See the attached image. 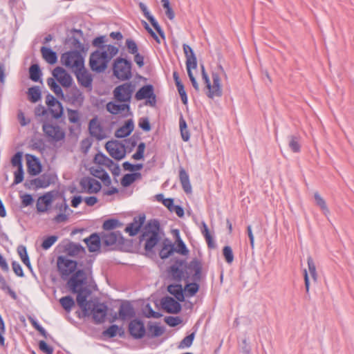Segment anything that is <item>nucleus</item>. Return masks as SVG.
<instances>
[{
    "label": "nucleus",
    "mask_w": 354,
    "mask_h": 354,
    "mask_svg": "<svg viewBox=\"0 0 354 354\" xmlns=\"http://www.w3.org/2000/svg\"><path fill=\"white\" fill-rule=\"evenodd\" d=\"M77 266L78 263L76 261L66 257L59 256L57 259V270L63 280L67 279L71 274L75 273Z\"/></svg>",
    "instance_id": "nucleus-5"
},
{
    "label": "nucleus",
    "mask_w": 354,
    "mask_h": 354,
    "mask_svg": "<svg viewBox=\"0 0 354 354\" xmlns=\"http://www.w3.org/2000/svg\"><path fill=\"white\" fill-rule=\"evenodd\" d=\"M17 250L21 261L31 270L32 266L27 253L26 248L23 245H20L17 247Z\"/></svg>",
    "instance_id": "nucleus-49"
},
{
    "label": "nucleus",
    "mask_w": 354,
    "mask_h": 354,
    "mask_svg": "<svg viewBox=\"0 0 354 354\" xmlns=\"http://www.w3.org/2000/svg\"><path fill=\"white\" fill-rule=\"evenodd\" d=\"M91 270H88L87 273L84 270H77L75 273L71 275V278L67 281V285L74 294H77L76 301L79 307L82 310L83 317H88L90 304L93 301L87 300V297L91 295V291L84 286L91 283L93 281L91 276Z\"/></svg>",
    "instance_id": "nucleus-1"
},
{
    "label": "nucleus",
    "mask_w": 354,
    "mask_h": 354,
    "mask_svg": "<svg viewBox=\"0 0 354 354\" xmlns=\"http://www.w3.org/2000/svg\"><path fill=\"white\" fill-rule=\"evenodd\" d=\"M42 130L45 136L51 141L59 142L65 138L66 133L57 124L44 122Z\"/></svg>",
    "instance_id": "nucleus-8"
},
{
    "label": "nucleus",
    "mask_w": 354,
    "mask_h": 354,
    "mask_svg": "<svg viewBox=\"0 0 354 354\" xmlns=\"http://www.w3.org/2000/svg\"><path fill=\"white\" fill-rule=\"evenodd\" d=\"M80 186L81 187L80 192L87 194H96L102 188V185L98 180L88 176H85L80 179Z\"/></svg>",
    "instance_id": "nucleus-12"
},
{
    "label": "nucleus",
    "mask_w": 354,
    "mask_h": 354,
    "mask_svg": "<svg viewBox=\"0 0 354 354\" xmlns=\"http://www.w3.org/2000/svg\"><path fill=\"white\" fill-rule=\"evenodd\" d=\"M132 63L125 58L118 57L113 64V75L122 81L129 80L132 77Z\"/></svg>",
    "instance_id": "nucleus-3"
},
{
    "label": "nucleus",
    "mask_w": 354,
    "mask_h": 354,
    "mask_svg": "<svg viewBox=\"0 0 354 354\" xmlns=\"http://www.w3.org/2000/svg\"><path fill=\"white\" fill-rule=\"evenodd\" d=\"M183 266L185 281H201L203 265L200 260L194 258L189 263L185 261V265Z\"/></svg>",
    "instance_id": "nucleus-6"
},
{
    "label": "nucleus",
    "mask_w": 354,
    "mask_h": 354,
    "mask_svg": "<svg viewBox=\"0 0 354 354\" xmlns=\"http://www.w3.org/2000/svg\"><path fill=\"white\" fill-rule=\"evenodd\" d=\"M41 71L37 64H32L29 68V77L35 82H41Z\"/></svg>",
    "instance_id": "nucleus-48"
},
{
    "label": "nucleus",
    "mask_w": 354,
    "mask_h": 354,
    "mask_svg": "<svg viewBox=\"0 0 354 354\" xmlns=\"http://www.w3.org/2000/svg\"><path fill=\"white\" fill-rule=\"evenodd\" d=\"M108 307L104 303L95 302L90 304L89 313L93 315L95 324H102L104 322Z\"/></svg>",
    "instance_id": "nucleus-10"
},
{
    "label": "nucleus",
    "mask_w": 354,
    "mask_h": 354,
    "mask_svg": "<svg viewBox=\"0 0 354 354\" xmlns=\"http://www.w3.org/2000/svg\"><path fill=\"white\" fill-rule=\"evenodd\" d=\"M288 147L293 153H299L301 151V138L299 135H290L287 137Z\"/></svg>",
    "instance_id": "nucleus-42"
},
{
    "label": "nucleus",
    "mask_w": 354,
    "mask_h": 354,
    "mask_svg": "<svg viewBox=\"0 0 354 354\" xmlns=\"http://www.w3.org/2000/svg\"><path fill=\"white\" fill-rule=\"evenodd\" d=\"M130 106L127 103L118 104L113 102H109L106 104V110L113 115H117L125 110H129Z\"/></svg>",
    "instance_id": "nucleus-39"
},
{
    "label": "nucleus",
    "mask_w": 354,
    "mask_h": 354,
    "mask_svg": "<svg viewBox=\"0 0 354 354\" xmlns=\"http://www.w3.org/2000/svg\"><path fill=\"white\" fill-rule=\"evenodd\" d=\"M82 53L77 50L67 51L61 55L60 62L62 64L67 68H73V71L80 67L83 68L84 58Z\"/></svg>",
    "instance_id": "nucleus-4"
},
{
    "label": "nucleus",
    "mask_w": 354,
    "mask_h": 354,
    "mask_svg": "<svg viewBox=\"0 0 354 354\" xmlns=\"http://www.w3.org/2000/svg\"><path fill=\"white\" fill-rule=\"evenodd\" d=\"M142 313L145 315V317L147 318H156L158 319L162 316V315L160 313L154 311L151 305L149 304H147L142 309Z\"/></svg>",
    "instance_id": "nucleus-54"
},
{
    "label": "nucleus",
    "mask_w": 354,
    "mask_h": 354,
    "mask_svg": "<svg viewBox=\"0 0 354 354\" xmlns=\"http://www.w3.org/2000/svg\"><path fill=\"white\" fill-rule=\"evenodd\" d=\"M136 312L133 306L129 301L123 302L119 309V317L122 320L134 317Z\"/></svg>",
    "instance_id": "nucleus-26"
},
{
    "label": "nucleus",
    "mask_w": 354,
    "mask_h": 354,
    "mask_svg": "<svg viewBox=\"0 0 354 354\" xmlns=\"http://www.w3.org/2000/svg\"><path fill=\"white\" fill-rule=\"evenodd\" d=\"M71 35H68L65 39V44L69 45L71 47L74 48V50H80L82 53H86L88 48H86L81 42L80 38L83 37V32L80 29L72 28L70 31Z\"/></svg>",
    "instance_id": "nucleus-9"
},
{
    "label": "nucleus",
    "mask_w": 354,
    "mask_h": 354,
    "mask_svg": "<svg viewBox=\"0 0 354 354\" xmlns=\"http://www.w3.org/2000/svg\"><path fill=\"white\" fill-rule=\"evenodd\" d=\"M179 127L183 140L187 142L190 138V133L187 128V122L181 115L179 119Z\"/></svg>",
    "instance_id": "nucleus-50"
},
{
    "label": "nucleus",
    "mask_w": 354,
    "mask_h": 354,
    "mask_svg": "<svg viewBox=\"0 0 354 354\" xmlns=\"http://www.w3.org/2000/svg\"><path fill=\"white\" fill-rule=\"evenodd\" d=\"M47 84L50 88L55 93V95L59 97H64V93L62 88L57 83L55 82V79L53 77H48L47 79Z\"/></svg>",
    "instance_id": "nucleus-52"
},
{
    "label": "nucleus",
    "mask_w": 354,
    "mask_h": 354,
    "mask_svg": "<svg viewBox=\"0 0 354 354\" xmlns=\"http://www.w3.org/2000/svg\"><path fill=\"white\" fill-rule=\"evenodd\" d=\"M179 179L184 192L187 194L192 192V185L189 181V177L185 169L180 167Z\"/></svg>",
    "instance_id": "nucleus-37"
},
{
    "label": "nucleus",
    "mask_w": 354,
    "mask_h": 354,
    "mask_svg": "<svg viewBox=\"0 0 354 354\" xmlns=\"http://www.w3.org/2000/svg\"><path fill=\"white\" fill-rule=\"evenodd\" d=\"M64 250L71 257H76L80 254H84L86 253L85 248L81 244L74 242H69L66 244Z\"/></svg>",
    "instance_id": "nucleus-32"
},
{
    "label": "nucleus",
    "mask_w": 354,
    "mask_h": 354,
    "mask_svg": "<svg viewBox=\"0 0 354 354\" xmlns=\"http://www.w3.org/2000/svg\"><path fill=\"white\" fill-rule=\"evenodd\" d=\"M34 183H36V189L46 188L54 183V176L50 174H44L39 178H34Z\"/></svg>",
    "instance_id": "nucleus-36"
},
{
    "label": "nucleus",
    "mask_w": 354,
    "mask_h": 354,
    "mask_svg": "<svg viewBox=\"0 0 354 354\" xmlns=\"http://www.w3.org/2000/svg\"><path fill=\"white\" fill-rule=\"evenodd\" d=\"M120 225L121 223L118 219L109 218L104 222L102 225V228L104 230H111L115 229L118 227H120Z\"/></svg>",
    "instance_id": "nucleus-56"
},
{
    "label": "nucleus",
    "mask_w": 354,
    "mask_h": 354,
    "mask_svg": "<svg viewBox=\"0 0 354 354\" xmlns=\"http://www.w3.org/2000/svg\"><path fill=\"white\" fill-rule=\"evenodd\" d=\"M119 49L118 47L113 45L107 46V51H100L96 50L93 52V56H100L104 59L103 64L100 67L99 70L105 71L107 68L109 62L111 59L118 54Z\"/></svg>",
    "instance_id": "nucleus-14"
},
{
    "label": "nucleus",
    "mask_w": 354,
    "mask_h": 354,
    "mask_svg": "<svg viewBox=\"0 0 354 354\" xmlns=\"http://www.w3.org/2000/svg\"><path fill=\"white\" fill-rule=\"evenodd\" d=\"M88 131L91 136L95 137L98 140H102L106 138L103 133V127L99 122L97 118L91 119L88 124Z\"/></svg>",
    "instance_id": "nucleus-22"
},
{
    "label": "nucleus",
    "mask_w": 354,
    "mask_h": 354,
    "mask_svg": "<svg viewBox=\"0 0 354 354\" xmlns=\"http://www.w3.org/2000/svg\"><path fill=\"white\" fill-rule=\"evenodd\" d=\"M84 99V95L79 89H76L71 93V101L73 104H78L81 106L83 104Z\"/></svg>",
    "instance_id": "nucleus-57"
},
{
    "label": "nucleus",
    "mask_w": 354,
    "mask_h": 354,
    "mask_svg": "<svg viewBox=\"0 0 354 354\" xmlns=\"http://www.w3.org/2000/svg\"><path fill=\"white\" fill-rule=\"evenodd\" d=\"M134 129L133 121L130 119L127 120L124 125L118 129L115 132V136L118 138H124L129 136Z\"/></svg>",
    "instance_id": "nucleus-29"
},
{
    "label": "nucleus",
    "mask_w": 354,
    "mask_h": 354,
    "mask_svg": "<svg viewBox=\"0 0 354 354\" xmlns=\"http://www.w3.org/2000/svg\"><path fill=\"white\" fill-rule=\"evenodd\" d=\"M105 149L109 155L117 160L123 159L126 156L125 145L118 140L108 141Z\"/></svg>",
    "instance_id": "nucleus-11"
},
{
    "label": "nucleus",
    "mask_w": 354,
    "mask_h": 354,
    "mask_svg": "<svg viewBox=\"0 0 354 354\" xmlns=\"http://www.w3.org/2000/svg\"><path fill=\"white\" fill-rule=\"evenodd\" d=\"M195 337V332L184 337L178 345L179 348H189L192 346Z\"/></svg>",
    "instance_id": "nucleus-59"
},
{
    "label": "nucleus",
    "mask_w": 354,
    "mask_h": 354,
    "mask_svg": "<svg viewBox=\"0 0 354 354\" xmlns=\"http://www.w3.org/2000/svg\"><path fill=\"white\" fill-rule=\"evenodd\" d=\"M122 167L125 171L133 172V171H139V170L142 169L143 167V165L141 163L133 165L131 162L126 161V162H123Z\"/></svg>",
    "instance_id": "nucleus-62"
},
{
    "label": "nucleus",
    "mask_w": 354,
    "mask_h": 354,
    "mask_svg": "<svg viewBox=\"0 0 354 354\" xmlns=\"http://www.w3.org/2000/svg\"><path fill=\"white\" fill-rule=\"evenodd\" d=\"M314 198L316 205L320 207V209L324 212V214L326 215L328 214L329 209L327 207L326 203L320 194L318 192H315L314 194Z\"/></svg>",
    "instance_id": "nucleus-55"
},
{
    "label": "nucleus",
    "mask_w": 354,
    "mask_h": 354,
    "mask_svg": "<svg viewBox=\"0 0 354 354\" xmlns=\"http://www.w3.org/2000/svg\"><path fill=\"white\" fill-rule=\"evenodd\" d=\"M174 251V245L168 239L163 241L162 248L160 250L159 256L162 259H165L171 256Z\"/></svg>",
    "instance_id": "nucleus-41"
},
{
    "label": "nucleus",
    "mask_w": 354,
    "mask_h": 354,
    "mask_svg": "<svg viewBox=\"0 0 354 354\" xmlns=\"http://www.w3.org/2000/svg\"><path fill=\"white\" fill-rule=\"evenodd\" d=\"M146 145L145 142H140L138 145L137 151L133 154L132 158L134 160H141L144 158V153L145 150Z\"/></svg>",
    "instance_id": "nucleus-60"
},
{
    "label": "nucleus",
    "mask_w": 354,
    "mask_h": 354,
    "mask_svg": "<svg viewBox=\"0 0 354 354\" xmlns=\"http://www.w3.org/2000/svg\"><path fill=\"white\" fill-rule=\"evenodd\" d=\"M307 263L308 270L312 279L314 281H317L318 275L316 270V266L313 258L310 256L308 257Z\"/></svg>",
    "instance_id": "nucleus-58"
},
{
    "label": "nucleus",
    "mask_w": 354,
    "mask_h": 354,
    "mask_svg": "<svg viewBox=\"0 0 354 354\" xmlns=\"http://www.w3.org/2000/svg\"><path fill=\"white\" fill-rule=\"evenodd\" d=\"M118 333L120 337H122L124 331L122 327H119L115 324L111 325L106 330L103 332V335L104 336L109 337V338L115 337Z\"/></svg>",
    "instance_id": "nucleus-47"
},
{
    "label": "nucleus",
    "mask_w": 354,
    "mask_h": 354,
    "mask_svg": "<svg viewBox=\"0 0 354 354\" xmlns=\"http://www.w3.org/2000/svg\"><path fill=\"white\" fill-rule=\"evenodd\" d=\"M201 281H192V283L186 281V285L184 288V292L188 297L194 296L199 290L200 286L198 283Z\"/></svg>",
    "instance_id": "nucleus-46"
},
{
    "label": "nucleus",
    "mask_w": 354,
    "mask_h": 354,
    "mask_svg": "<svg viewBox=\"0 0 354 354\" xmlns=\"http://www.w3.org/2000/svg\"><path fill=\"white\" fill-rule=\"evenodd\" d=\"M53 77L62 84L64 87H70L73 82V78L69 73L62 67L57 66L53 71Z\"/></svg>",
    "instance_id": "nucleus-18"
},
{
    "label": "nucleus",
    "mask_w": 354,
    "mask_h": 354,
    "mask_svg": "<svg viewBox=\"0 0 354 354\" xmlns=\"http://www.w3.org/2000/svg\"><path fill=\"white\" fill-rule=\"evenodd\" d=\"M93 162L95 164L105 166L107 168L113 165V161L100 151L95 154Z\"/></svg>",
    "instance_id": "nucleus-44"
},
{
    "label": "nucleus",
    "mask_w": 354,
    "mask_h": 354,
    "mask_svg": "<svg viewBox=\"0 0 354 354\" xmlns=\"http://www.w3.org/2000/svg\"><path fill=\"white\" fill-rule=\"evenodd\" d=\"M171 233L176 240V246L174 247V251L182 255H187L189 250L180 237V231L178 229H174L172 230Z\"/></svg>",
    "instance_id": "nucleus-28"
},
{
    "label": "nucleus",
    "mask_w": 354,
    "mask_h": 354,
    "mask_svg": "<svg viewBox=\"0 0 354 354\" xmlns=\"http://www.w3.org/2000/svg\"><path fill=\"white\" fill-rule=\"evenodd\" d=\"M59 303L63 308L67 312H69L72 307L75 305L73 298L69 295L62 297L59 299Z\"/></svg>",
    "instance_id": "nucleus-53"
},
{
    "label": "nucleus",
    "mask_w": 354,
    "mask_h": 354,
    "mask_svg": "<svg viewBox=\"0 0 354 354\" xmlns=\"http://www.w3.org/2000/svg\"><path fill=\"white\" fill-rule=\"evenodd\" d=\"M129 332L135 339L142 338L146 334L143 322L138 319L131 320L129 324Z\"/></svg>",
    "instance_id": "nucleus-17"
},
{
    "label": "nucleus",
    "mask_w": 354,
    "mask_h": 354,
    "mask_svg": "<svg viewBox=\"0 0 354 354\" xmlns=\"http://www.w3.org/2000/svg\"><path fill=\"white\" fill-rule=\"evenodd\" d=\"M167 290L180 302L185 301V293L183 286L180 283L170 284L167 286Z\"/></svg>",
    "instance_id": "nucleus-33"
},
{
    "label": "nucleus",
    "mask_w": 354,
    "mask_h": 354,
    "mask_svg": "<svg viewBox=\"0 0 354 354\" xmlns=\"http://www.w3.org/2000/svg\"><path fill=\"white\" fill-rule=\"evenodd\" d=\"M93 52L91 54L89 58V66L91 69L96 73H102L104 71L99 70L100 67L103 64L104 59L100 56H93Z\"/></svg>",
    "instance_id": "nucleus-43"
},
{
    "label": "nucleus",
    "mask_w": 354,
    "mask_h": 354,
    "mask_svg": "<svg viewBox=\"0 0 354 354\" xmlns=\"http://www.w3.org/2000/svg\"><path fill=\"white\" fill-rule=\"evenodd\" d=\"M75 74L76 78L77 80L78 83L85 87L90 88L92 87L93 82V77L91 73L88 72V71L85 68L84 64L83 65V68L80 67L73 71Z\"/></svg>",
    "instance_id": "nucleus-20"
},
{
    "label": "nucleus",
    "mask_w": 354,
    "mask_h": 354,
    "mask_svg": "<svg viewBox=\"0 0 354 354\" xmlns=\"http://www.w3.org/2000/svg\"><path fill=\"white\" fill-rule=\"evenodd\" d=\"M46 103L49 108L52 116L55 119H59L64 113L62 104L58 101L53 95L48 93L46 96Z\"/></svg>",
    "instance_id": "nucleus-13"
},
{
    "label": "nucleus",
    "mask_w": 354,
    "mask_h": 354,
    "mask_svg": "<svg viewBox=\"0 0 354 354\" xmlns=\"http://www.w3.org/2000/svg\"><path fill=\"white\" fill-rule=\"evenodd\" d=\"M139 8L141 10V11L142 12L145 17L149 21L151 26L157 31V32L158 33L160 37L165 39V32H164L163 30L162 29V28L160 27V26L159 25L158 21L156 20V19L153 17V16H152L149 13L146 5L142 2H140Z\"/></svg>",
    "instance_id": "nucleus-24"
},
{
    "label": "nucleus",
    "mask_w": 354,
    "mask_h": 354,
    "mask_svg": "<svg viewBox=\"0 0 354 354\" xmlns=\"http://www.w3.org/2000/svg\"><path fill=\"white\" fill-rule=\"evenodd\" d=\"M28 172L30 175L36 176L41 171V165L39 159L34 155L26 154Z\"/></svg>",
    "instance_id": "nucleus-25"
},
{
    "label": "nucleus",
    "mask_w": 354,
    "mask_h": 354,
    "mask_svg": "<svg viewBox=\"0 0 354 354\" xmlns=\"http://www.w3.org/2000/svg\"><path fill=\"white\" fill-rule=\"evenodd\" d=\"M41 53L44 59L50 64H54L57 61V55L56 52L51 48L42 46L41 48Z\"/></svg>",
    "instance_id": "nucleus-40"
},
{
    "label": "nucleus",
    "mask_w": 354,
    "mask_h": 354,
    "mask_svg": "<svg viewBox=\"0 0 354 354\" xmlns=\"http://www.w3.org/2000/svg\"><path fill=\"white\" fill-rule=\"evenodd\" d=\"M58 239V236L52 235L45 239L42 243L41 247L44 250H48Z\"/></svg>",
    "instance_id": "nucleus-63"
},
{
    "label": "nucleus",
    "mask_w": 354,
    "mask_h": 354,
    "mask_svg": "<svg viewBox=\"0 0 354 354\" xmlns=\"http://www.w3.org/2000/svg\"><path fill=\"white\" fill-rule=\"evenodd\" d=\"M141 178V174L139 172H133L126 174L122 178L120 183L124 187H127L133 183L137 178Z\"/></svg>",
    "instance_id": "nucleus-45"
},
{
    "label": "nucleus",
    "mask_w": 354,
    "mask_h": 354,
    "mask_svg": "<svg viewBox=\"0 0 354 354\" xmlns=\"http://www.w3.org/2000/svg\"><path fill=\"white\" fill-rule=\"evenodd\" d=\"M146 220L145 214H140L138 216H135L133 221L128 224L125 228V232L129 233V236H136L140 230Z\"/></svg>",
    "instance_id": "nucleus-19"
},
{
    "label": "nucleus",
    "mask_w": 354,
    "mask_h": 354,
    "mask_svg": "<svg viewBox=\"0 0 354 354\" xmlns=\"http://www.w3.org/2000/svg\"><path fill=\"white\" fill-rule=\"evenodd\" d=\"M120 234L117 232L102 233L101 235L102 242L104 246L111 247L116 244Z\"/></svg>",
    "instance_id": "nucleus-38"
},
{
    "label": "nucleus",
    "mask_w": 354,
    "mask_h": 354,
    "mask_svg": "<svg viewBox=\"0 0 354 354\" xmlns=\"http://www.w3.org/2000/svg\"><path fill=\"white\" fill-rule=\"evenodd\" d=\"M183 265H185V260L177 259L175 261L174 263L169 267L168 271L173 280L177 282H180L183 279L185 281Z\"/></svg>",
    "instance_id": "nucleus-15"
},
{
    "label": "nucleus",
    "mask_w": 354,
    "mask_h": 354,
    "mask_svg": "<svg viewBox=\"0 0 354 354\" xmlns=\"http://www.w3.org/2000/svg\"><path fill=\"white\" fill-rule=\"evenodd\" d=\"M183 51L186 57V66H192L193 69L197 66V59L193 49L187 44H183Z\"/></svg>",
    "instance_id": "nucleus-34"
},
{
    "label": "nucleus",
    "mask_w": 354,
    "mask_h": 354,
    "mask_svg": "<svg viewBox=\"0 0 354 354\" xmlns=\"http://www.w3.org/2000/svg\"><path fill=\"white\" fill-rule=\"evenodd\" d=\"M89 252H94L98 251L101 246V236L97 233H93L88 237L84 239Z\"/></svg>",
    "instance_id": "nucleus-27"
},
{
    "label": "nucleus",
    "mask_w": 354,
    "mask_h": 354,
    "mask_svg": "<svg viewBox=\"0 0 354 354\" xmlns=\"http://www.w3.org/2000/svg\"><path fill=\"white\" fill-rule=\"evenodd\" d=\"M165 332V328L160 326L157 323L149 322L147 324V330L146 335L149 338H154L161 336Z\"/></svg>",
    "instance_id": "nucleus-31"
},
{
    "label": "nucleus",
    "mask_w": 354,
    "mask_h": 354,
    "mask_svg": "<svg viewBox=\"0 0 354 354\" xmlns=\"http://www.w3.org/2000/svg\"><path fill=\"white\" fill-rule=\"evenodd\" d=\"M212 77L213 84H210V88H207L206 95L208 97L213 99L214 97H221L222 95V88L219 75L213 73Z\"/></svg>",
    "instance_id": "nucleus-21"
},
{
    "label": "nucleus",
    "mask_w": 354,
    "mask_h": 354,
    "mask_svg": "<svg viewBox=\"0 0 354 354\" xmlns=\"http://www.w3.org/2000/svg\"><path fill=\"white\" fill-rule=\"evenodd\" d=\"M180 301L176 300L174 298L166 296L161 299L160 304L162 308L167 313L177 314L180 312L182 309Z\"/></svg>",
    "instance_id": "nucleus-16"
},
{
    "label": "nucleus",
    "mask_w": 354,
    "mask_h": 354,
    "mask_svg": "<svg viewBox=\"0 0 354 354\" xmlns=\"http://www.w3.org/2000/svg\"><path fill=\"white\" fill-rule=\"evenodd\" d=\"M223 254L224 256V258L225 259V261L230 264L234 261V254L230 246L226 245L223 249Z\"/></svg>",
    "instance_id": "nucleus-61"
},
{
    "label": "nucleus",
    "mask_w": 354,
    "mask_h": 354,
    "mask_svg": "<svg viewBox=\"0 0 354 354\" xmlns=\"http://www.w3.org/2000/svg\"><path fill=\"white\" fill-rule=\"evenodd\" d=\"M28 100L33 103L38 102L41 99V93L39 86H34L28 88Z\"/></svg>",
    "instance_id": "nucleus-51"
},
{
    "label": "nucleus",
    "mask_w": 354,
    "mask_h": 354,
    "mask_svg": "<svg viewBox=\"0 0 354 354\" xmlns=\"http://www.w3.org/2000/svg\"><path fill=\"white\" fill-rule=\"evenodd\" d=\"M160 230V222L157 219L148 221L144 226L142 234L140 236V242L145 240V250L151 252L160 239L159 232Z\"/></svg>",
    "instance_id": "nucleus-2"
},
{
    "label": "nucleus",
    "mask_w": 354,
    "mask_h": 354,
    "mask_svg": "<svg viewBox=\"0 0 354 354\" xmlns=\"http://www.w3.org/2000/svg\"><path fill=\"white\" fill-rule=\"evenodd\" d=\"M53 192H48L39 196L37 199L36 208L38 212H46L53 201Z\"/></svg>",
    "instance_id": "nucleus-23"
},
{
    "label": "nucleus",
    "mask_w": 354,
    "mask_h": 354,
    "mask_svg": "<svg viewBox=\"0 0 354 354\" xmlns=\"http://www.w3.org/2000/svg\"><path fill=\"white\" fill-rule=\"evenodd\" d=\"M135 86L131 82H126L116 86L113 90L114 99L119 102H130Z\"/></svg>",
    "instance_id": "nucleus-7"
},
{
    "label": "nucleus",
    "mask_w": 354,
    "mask_h": 354,
    "mask_svg": "<svg viewBox=\"0 0 354 354\" xmlns=\"http://www.w3.org/2000/svg\"><path fill=\"white\" fill-rule=\"evenodd\" d=\"M11 164L13 167L17 168H23L22 164V153L20 151L17 152L11 158Z\"/></svg>",
    "instance_id": "nucleus-64"
},
{
    "label": "nucleus",
    "mask_w": 354,
    "mask_h": 354,
    "mask_svg": "<svg viewBox=\"0 0 354 354\" xmlns=\"http://www.w3.org/2000/svg\"><path fill=\"white\" fill-rule=\"evenodd\" d=\"M92 176L100 179L106 186H109L111 180L108 173L100 167H91L89 169Z\"/></svg>",
    "instance_id": "nucleus-30"
},
{
    "label": "nucleus",
    "mask_w": 354,
    "mask_h": 354,
    "mask_svg": "<svg viewBox=\"0 0 354 354\" xmlns=\"http://www.w3.org/2000/svg\"><path fill=\"white\" fill-rule=\"evenodd\" d=\"M154 88L153 85L147 84L142 86L135 95V98L137 100H142L144 99H150L151 95H153Z\"/></svg>",
    "instance_id": "nucleus-35"
}]
</instances>
